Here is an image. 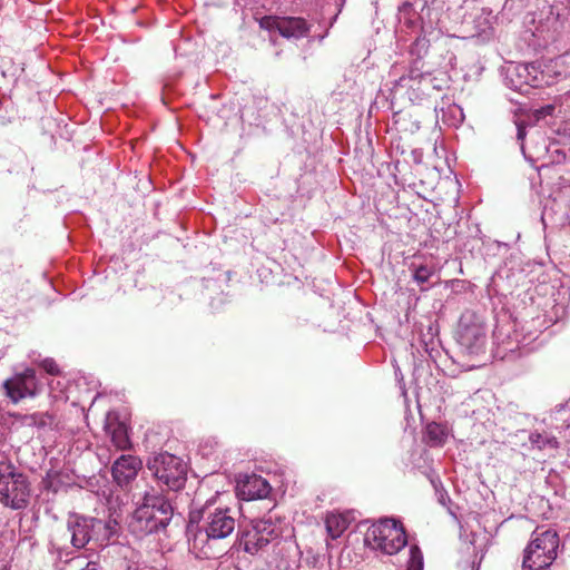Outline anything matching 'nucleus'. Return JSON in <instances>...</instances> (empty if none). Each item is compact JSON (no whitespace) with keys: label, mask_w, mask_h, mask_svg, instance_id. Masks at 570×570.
Wrapping results in <instances>:
<instances>
[{"label":"nucleus","mask_w":570,"mask_h":570,"mask_svg":"<svg viewBox=\"0 0 570 570\" xmlns=\"http://www.w3.org/2000/svg\"><path fill=\"white\" fill-rule=\"evenodd\" d=\"M204 522L195 537L197 540H220L229 537L236 527V520L229 508L216 505V500H207L203 505L194 504L189 512L191 524Z\"/></svg>","instance_id":"f257e3e1"},{"label":"nucleus","mask_w":570,"mask_h":570,"mask_svg":"<svg viewBox=\"0 0 570 570\" xmlns=\"http://www.w3.org/2000/svg\"><path fill=\"white\" fill-rule=\"evenodd\" d=\"M173 514L168 500L155 492H146L142 503L135 510L130 527L134 532L147 534L165 528Z\"/></svg>","instance_id":"f03ea898"},{"label":"nucleus","mask_w":570,"mask_h":570,"mask_svg":"<svg viewBox=\"0 0 570 570\" xmlns=\"http://www.w3.org/2000/svg\"><path fill=\"white\" fill-rule=\"evenodd\" d=\"M365 542L373 550L394 556L407 544V535L401 521L384 518L367 529Z\"/></svg>","instance_id":"7ed1b4c3"},{"label":"nucleus","mask_w":570,"mask_h":570,"mask_svg":"<svg viewBox=\"0 0 570 570\" xmlns=\"http://www.w3.org/2000/svg\"><path fill=\"white\" fill-rule=\"evenodd\" d=\"M30 484L10 461H0V502L12 510L26 509L29 504Z\"/></svg>","instance_id":"20e7f679"},{"label":"nucleus","mask_w":570,"mask_h":570,"mask_svg":"<svg viewBox=\"0 0 570 570\" xmlns=\"http://www.w3.org/2000/svg\"><path fill=\"white\" fill-rule=\"evenodd\" d=\"M559 538L556 531L535 534L524 550L522 570H548L557 558Z\"/></svg>","instance_id":"39448f33"},{"label":"nucleus","mask_w":570,"mask_h":570,"mask_svg":"<svg viewBox=\"0 0 570 570\" xmlns=\"http://www.w3.org/2000/svg\"><path fill=\"white\" fill-rule=\"evenodd\" d=\"M154 476L170 490H179L187 479V464L178 456L164 452L155 455L147 464Z\"/></svg>","instance_id":"423d86ee"},{"label":"nucleus","mask_w":570,"mask_h":570,"mask_svg":"<svg viewBox=\"0 0 570 570\" xmlns=\"http://www.w3.org/2000/svg\"><path fill=\"white\" fill-rule=\"evenodd\" d=\"M279 537V531L271 518L257 520L242 535V544L247 553L256 554Z\"/></svg>","instance_id":"0eeeda50"},{"label":"nucleus","mask_w":570,"mask_h":570,"mask_svg":"<svg viewBox=\"0 0 570 570\" xmlns=\"http://www.w3.org/2000/svg\"><path fill=\"white\" fill-rule=\"evenodd\" d=\"M6 395L18 403L26 397H33L38 393L39 384L33 368H26L21 373L14 374L3 383Z\"/></svg>","instance_id":"6e6552de"},{"label":"nucleus","mask_w":570,"mask_h":570,"mask_svg":"<svg viewBox=\"0 0 570 570\" xmlns=\"http://www.w3.org/2000/svg\"><path fill=\"white\" fill-rule=\"evenodd\" d=\"M102 528L104 523L100 520L77 518L75 521L68 522L67 531L70 534L72 546L81 549L94 539L95 530Z\"/></svg>","instance_id":"1a4fd4ad"},{"label":"nucleus","mask_w":570,"mask_h":570,"mask_svg":"<svg viewBox=\"0 0 570 570\" xmlns=\"http://www.w3.org/2000/svg\"><path fill=\"white\" fill-rule=\"evenodd\" d=\"M141 466V460L137 456L122 454L112 465V478L120 487L127 485L136 479Z\"/></svg>","instance_id":"9d476101"},{"label":"nucleus","mask_w":570,"mask_h":570,"mask_svg":"<svg viewBox=\"0 0 570 570\" xmlns=\"http://www.w3.org/2000/svg\"><path fill=\"white\" fill-rule=\"evenodd\" d=\"M458 342L468 353L476 354L485 344V332L478 324L462 325L458 332Z\"/></svg>","instance_id":"9b49d317"},{"label":"nucleus","mask_w":570,"mask_h":570,"mask_svg":"<svg viewBox=\"0 0 570 570\" xmlns=\"http://www.w3.org/2000/svg\"><path fill=\"white\" fill-rule=\"evenodd\" d=\"M271 492L268 482L261 475L252 474L238 484V494L244 500H257L266 498Z\"/></svg>","instance_id":"f8f14e48"},{"label":"nucleus","mask_w":570,"mask_h":570,"mask_svg":"<svg viewBox=\"0 0 570 570\" xmlns=\"http://www.w3.org/2000/svg\"><path fill=\"white\" fill-rule=\"evenodd\" d=\"M311 24L301 17H282L279 35L286 39H299L307 36Z\"/></svg>","instance_id":"ddd939ff"},{"label":"nucleus","mask_w":570,"mask_h":570,"mask_svg":"<svg viewBox=\"0 0 570 570\" xmlns=\"http://www.w3.org/2000/svg\"><path fill=\"white\" fill-rule=\"evenodd\" d=\"M105 428L110 435L112 444L118 450H127L130 448L131 442L124 422H120L117 417H108Z\"/></svg>","instance_id":"4468645a"},{"label":"nucleus","mask_w":570,"mask_h":570,"mask_svg":"<svg viewBox=\"0 0 570 570\" xmlns=\"http://www.w3.org/2000/svg\"><path fill=\"white\" fill-rule=\"evenodd\" d=\"M19 419L23 426L37 428L39 430H52L58 425L57 416L51 412H35L31 414H23L20 415Z\"/></svg>","instance_id":"2eb2a0df"},{"label":"nucleus","mask_w":570,"mask_h":570,"mask_svg":"<svg viewBox=\"0 0 570 570\" xmlns=\"http://www.w3.org/2000/svg\"><path fill=\"white\" fill-rule=\"evenodd\" d=\"M350 519L343 513H327L325 518V527L332 539L340 538L348 528Z\"/></svg>","instance_id":"dca6fc26"},{"label":"nucleus","mask_w":570,"mask_h":570,"mask_svg":"<svg viewBox=\"0 0 570 570\" xmlns=\"http://www.w3.org/2000/svg\"><path fill=\"white\" fill-rule=\"evenodd\" d=\"M426 435L432 445H441L446 440V433L444 428L438 423H430L426 426Z\"/></svg>","instance_id":"f3484780"},{"label":"nucleus","mask_w":570,"mask_h":570,"mask_svg":"<svg viewBox=\"0 0 570 570\" xmlns=\"http://www.w3.org/2000/svg\"><path fill=\"white\" fill-rule=\"evenodd\" d=\"M409 568L412 570H422L423 568V556L417 546L410 548Z\"/></svg>","instance_id":"a211bd4d"},{"label":"nucleus","mask_w":570,"mask_h":570,"mask_svg":"<svg viewBox=\"0 0 570 570\" xmlns=\"http://www.w3.org/2000/svg\"><path fill=\"white\" fill-rule=\"evenodd\" d=\"M259 27L262 29H265L267 31H278L281 28L282 17H275V16H264L259 19Z\"/></svg>","instance_id":"6ab92c4d"},{"label":"nucleus","mask_w":570,"mask_h":570,"mask_svg":"<svg viewBox=\"0 0 570 570\" xmlns=\"http://www.w3.org/2000/svg\"><path fill=\"white\" fill-rule=\"evenodd\" d=\"M434 271L431 267H428L426 265H420L415 267L413 273V278L419 284L426 283L430 277L433 275Z\"/></svg>","instance_id":"aec40b11"},{"label":"nucleus","mask_w":570,"mask_h":570,"mask_svg":"<svg viewBox=\"0 0 570 570\" xmlns=\"http://www.w3.org/2000/svg\"><path fill=\"white\" fill-rule=\"evenodd\" d=\"M41 367L51 375H57L59 373V367L57 363L52 358H46L41 362Z\"/></svg>","instance_id":"412c9836"},{"label":"nucleus","mask_w":570,"mask_h":570,"mask_svg":"<svg viewBox=\"0 0 570 570\" xmlns=\"http://www.w3.org/2000/svg\"><path fill=\"white\" fill-rule=\"evenodd\" d=\"M523 135H524V131H523L522 129H519L518 137H519V138H522V137H523Z\"/></svg>","instance_id":"4be33fe9"}]
</instances>
